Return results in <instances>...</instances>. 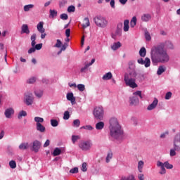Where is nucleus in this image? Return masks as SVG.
<instances>
[{"instance_id": "nucleus-13", "label": "nucleus", "mask_w": 180, "mask_h": 180, "mask_svg": "<svg viewBox=\"0 0 180 180\" xmlns=\"http://www.w3.org/2000/svg\"><path fill=\"white\" fill-rule=\"evenodd\" d=\"M41 147V142L37 140H35L32 143V151L34 153H39V150H40Z\"/></svg>"}, {"instance_id": "nucleus-28", "label": "nucleus", "mask_w": 180, "mask_h": 180, "mask_svg": "<svg viewBox=\"0 0 180 180\" xmlns=\"http://www.w3.org/2000/svg\"><path fill=\"white\" fill-rule=\"evenodd\" d=\"M167 70V68L162 65L159 66L158 71H157V74L158 75H161L163 72H165V70Z\"/></svg>"}, {"instance_id": "nucleus-31", "label": "nucleus", "mask_w": 180, "mask_h": 180, "mask_svg": "<svg viewBox=\"0 0 180 180\" xmlns=\"http://www.w3.org/2000/svg\"><path fill=\"white\" fill-rule=\"evenodd\" d=\"M137 25V18L136 16H134L130 22V26L131 27H134Z\"/></svg>"}, {"instance_id": "nucleus-24", "label": "nucleus", "mask_w": 180, "mask_h": 180, "mask_svg": "<svg viewBox=\"0 0 180 180\" xmlns=\"http://www.w3.org/2000/svg\"><path fill=\"white\" fill-rule=\"evenodd\" d=\"M37 130L40 133H44L46 131V127L41 124H37Z\"/></svg>"}, {"instance_id": "nucleus-47", "label": "nucleus", "mask_w": 180, "mask_h": 180, "mask_svg": "<svg viewBox=\"0 0 180 180\" xmlns=\"http://www.w3.org/2000/svg\"><path fill=\"white\" fill-rule=\"evenodd\" d=\"M63 119L64 120H68L70 119V112L65 111L63 115Z\"/></svg>"}, {"instance_id": "nucleus-59", "label": "nucleus", "mask_w": 180, "mask_h": 180, "mask_svg": "<svg viewBox=\"0 0 180 180\" xmlns=\"http://www.w3.org/2000/svg\"><path fill=\"white\" fill-rule=\"evenodd\" d=\"M88 67H89V65L86 64L84 68H81V70H80L81 72H85V71H86V70H88Z\"/></svg>"}, {"instance_id": "nucleus-15", "label": "nucleus", "mask_w": 180, "mask_h": 180, "mask_svg": "<svg viewBox=\"0 0 180 180\" xmlns=\"http://www.w3.org/2000/svg\"><path fill=\"white\" fill-rule=\"evenodd\" d=\"M157 105H158V99L155 98L153 103L147 107V110H153L155 109V108H157Z\"/></svg>"}, {"instance_id": "nucleus-45", "label": "nucleus", "mask_w": 180, "mask_h": 180, "mask_svg": "<svg viewBox=\"0 0 180 180\" xmlns=\"http://www.w3.org/2000/svg\"><path fill=\"white\" fill-rule=\"evenodd\" d=\"M145 39L147 41H150L151 40V35H150V32H148V31L145 32Z\"/></svg>"}, {"instance_id": "nucleus-20", "label": "nucleus", "mask_w": 180, "mask_h": 180, "mask_svg": "<svg viewBox=\"0 0 180 180\" xmlns=\"http://www.w3.org/2000/svg\"><path fill=\"white\" fill-rule=\"evenodd\" d=\"M113 77V75H112V72H108L107 73H105L103 77H102V79L103 81H109V79H110L111 78H112Z\"/></svg>"}, {"instance_id": "nucleus-48", "label": "nucleus", "mask_w": 180, "mask_h": 180, "mask_svg": "<svg viewBox=\"0 0 180 180\" xmlns=\"http://www.w3.org/2000/svg\"><path fill=\"white\" fill-rule=\"evenodd\" d=\"M49 12L51 18H56L57 16V11L56 10H50Z\"/></svg>"}, {"instance_id": "nucleus-51", "label": "nucleus", "mask_w": 180, "mask_h": 180, "mask_svg": "<svg viewBox=\"0 0 180 180\" xmlns=\"http://www.w3.org/2000/svg\"><path fill=\"white\" fill-rule=\"evenodd\" d=\"M60 18L62 19V20H67V19H68V15L66 13H63L60 15Z\"/></svg>"}, {"instance_id": "nucleus-46", "label": "nucleus", "mask_w": 180, "mask_h": 180, "mask_svg": "<svg viewBox=\"0 0 180 180\" xmlns=\"http://www.w3.org/2000/svg\"><path fill=\"white\" fill-rule=\"evenodd\" d=\"M63 46V42H61V40L57 39L56 44L54 45V47H57L58 49H60Z\"/></svg>"}, {"instance_id": "nucleus-27", "label": "nucleus", "mask_w": 180, "mask_h": 180, "mask_svg": "<svg viewBox=\"0 0 180 180\" xmlns=\"http://www.w3.org/2000/svg\"><path fill=\"white\" fill-rule=\"evenodd\" d=\"M120 47H122V44L120 43V41L118 42H115L113 44V45L111 46L112 50H117V49H120Z\"/></svg>"}, {"instance_id": "nucleus-22", "label": "nucleus", "mask_w": 180, "mask_h": 180, "mask_svg": "<svg viewBox=\"0 0 180 180\" xmlns=\"http://www.w3.org/2000/svg\"><path fill=\"white\" fill-rule=\"evenodd\" d=\"M91 25V23L89 22V18H85L83 21V24L82 25L83 29H86L89 26Z\"/></svg>"}, {"instance_id": "nucleus-42", "label": "nucleus", "mask_w": 180, "mask_h": 180, "mask_svg": "<svg viewBox=\"0 0 180 180\" xmlns=\"http://www.w3.org/2000/svg\"><path fill=\"white\" fill-rule=\"evenodd\" d=\"M51 125L53 127H57L58 126V121L57 120H51Z\"/></svg>"}, {"instance_id": "nucleus-19", "label": "nucleus", "mask_w": 180, "mask_h": 180, "mask_svg": "<svg viewBox=\"0 0 180 180\" xmlns=\"http://www.w3.org/2000/svg\"><path fill=\"white\" fill-rule=\"evenodd\" d=\"M22 33H26V34H29L30 33V30H29V26L27 24H23L21 27Z\"/></svg>"}, {"instance_id": "nucleus-16", "label": "nucleus", "mask_w": 180, "mask_h": 180, "mask_svg": "<svg viewBox=\"0 0 180 180\" xmlns=\"http://www.w3.org/2000/svg\"><path fill=\"white\" fill-rule=\"evenodd\" d=\"M15 113V110L10 108L5 110L4 115L7 119H11V116Z\"/></svg>"}, {"instance_id": "nucleus-2", "label": "nucleus", "mask_w": 180, "mask_h": 180, "mask_svg": "<svg viewBox=\"0 0 180 180\" xmlns=\"http://www.w3.org/2000/svg\"><path fill=\"white\" fill-rule=\"evenodd\" d=\"M110 134L112 139L115 140H122L123 139V129L122 126L119 124V121L116 117H111L110 119Z\"/></svg>"}, {"instance_id": "nucleus-4", "label": "nucleus", "mask_w": 180, "mask_h": 180, "mask_svg": "<svg viewBox=\"0 0 180 180\" xmlns=\"http://www.w3.org/2000/svg\"><path fill=\"white\" fill-rule=\"evenodd\" d=\"M93 115L96 120H103L105 110L102 105L96 106L93 110Z\"/></svg>"}, {"instance_id": "nucleus-11", "label": "nucleus", "mask_w": 180, "mask_h": 180, "mask_svg": "<svg viewBox=\"0 0 180 180\" xmlns=\"http://www.w3.org/2000/svg\"><path fill=\"white\" fill-rule=\"evenodd\" d=\"M137 63H139L141 65H144L146 68H148V67L151 65V60H150V58H146L145 60L142 58H140L137 60Z\"/></svg>"}, {"instance_id": "nucleus-62", "label": "nucleus", "mask_w": 180, "mask_h": 180, "mask_svg": "<svg viewBox=\"0 0 180 180\" xmlns=\"http://www.w3.org/2000/svg\"><path fill=\"white\" fill-rule=\"evenodd\" d=\"M49 146H50V140L47 139L44 144V147L46 148V147H49Z\"/></svg>"}, {"instance_id": "nucleus-53", "label": "nucleus", "mask_w": 180, "mask_h": 180, "mask_svg": "<svg viewBox=\"0 0 180 180\" xmlns=\"http://www.w3.org/2000/svg\"><path fill=\"white\" fill-rule=\"evenodd\" d=\"M171 96H172V93L171 91H169L165 95V99L168 101L169 99H171Z\"/></svg>"}, {"instance_id": "nucleus-1", "label": "nucleus", "mask_w": 180, "mask_h": 180, "mask_svg": "<svg viewBox=\"0 0 180 180\" xmlns=\"http://www.w3.org/2000/svg\"><path fill=\"white\" fill-rule=\"evenodd\" d=\"M150 58L153 64H167L169 63L171 57L167 51V49H164L163 46H153L150 51Z\"/></svg>"}, {"instance_id": "nucleus-60", "label": "nucleus", "mask_w": 180, "mask_h": 180, "mask_svg": "<svg viewBox=\"0 0 180 180\" xmlns=\"http://www.w3.org/2000/svg\"><path fill=\"white\" fill-rule=\"evenodd\" d=\"M117 29L122 30L123 29V22H119L117 25Z\"/></svg>"}, {"instance_id": "nucleus-21", "label": "nucleus", "mask_w": 180, "mask_h": 180, "mask_svg": "<svg viewBox=\"0 0 180 180\" xmlns=\"http://www.w3.org/2000/svg\"><path fill=\"white\" fill-rule=\"evenodd\" d=\"M18 148L19 150H27V148H29V143L27 142L21 143L18 146Z\"/></svg>"}, {"instance_id": "nucleus-38", "label": "nucleus", "mask_w": 180, "mask_h": 180, "mask_svg": "<svg viewBox=\"0 0 180 180\" xmlns=\"http://www.w3.org/2000/svg\"><path fill=\"white\" fill-rule=\"evenodd\" d=\"M113 157V153L112 151L108 152L107 157H106V162H110V160H112V158Z\"/></svg>"}, {"instance_id": "nucleus-54", "label": "nucleus", "mask_w": 180, "mask_h": 180, "mask_svg": "<svg viewBox=\"0 0 180 180\" xmlns=\"http://www.w3.org/2000/svg\"><path fill=\"white\" fill-rule=\"evenodd\" d=\"M81 129H85L86 130H94V127L91 125L83 126Z\"/></svg>"}, {"instance_id": "nucleus-41", "label": "nucleus", "mask_w": 180, "mask_h": 180, "mask_svg": "<svg viewBox=\"0 0 180 180\" xmlns=\"http://www.w3.org/2000/svg\"><path fill=\"white\" fill-rule=\"evenodd\" d=\"M77 89H79V91H80V92H84V91H85V85L82 84H79L77 86Z\"/></svg>"}, {"instance_id": "nucleus-58", "label": "nucleus", "mask_w": 180, "mask_h": 180, "mask_svg": "<svg viewBox=\"0 0 180 180\" xmlns=\"http://www.w3.org/2000/svg\"><path fill=\"white\" fill-rule=\"evenodd\" d=\"M41 47H43V44H38L35 45V50H41Z\"/></svg>"}, {"instance_id": "nucleus-43", "label": "nucleus", "mask_w": 180, "mask_h": 180, "mask_svg": "<svg viewBox=\"0 0 180 180\" xmlns=\"http://www.w3.org/2000/svg\"><path fill=\"white\" fill-rule=\"evenodd\" d=\"M9 166L12 168V169H15V168H16V162H15V160L10 161Z\"/></svg>"}, {"instance_id": "nucleus-26", "label": "nucleus", "mask_w": 180, "mask_h": 180, "mask_svg": "<svg viewBox=\"0 0 180 180\" xmlns=\"http://www.w3.org/2000/svg\"><path fill=\"white\" fill-rule=\"evenodd\" d=\"M120 180H136V178L134 177V175L130 174L128 176H122Z\"/></svg>"}, {"instance_id": "nucleus-63", "label": "nucleus", "mask_w": 180, "mask_h": 180, "mask_svg": "<svg viewBox=\"0 0 180 180\" xmlns=\"http://www.w3.org/2000/svg\"><path fill=\"white\" fill-rule=\"evenodd\" d=\"M138 179H139V180H144V174H139L138 175Z\"/></svg>"}, {"instance_id": "nucleus-33", "label": "nucleus", "mask_w": 180, "mask_h": 180, "mask_svg": "<svg viewBox=\"0 0 180 180\" xmlns=\"http://www.w3.org/2000/svg\"><path fill=\"white\" fill-rule=\"evenodd\" d=\"M34 122H36L37 124H41V123H43V122H44V119H43L40 117H35Z\"/></svg>"}, {"instance_id": "nucleus-18", "label": "nucleus", "mask_w": 180, "mask_h": 180, "mask_svg": "<svg viewBox=\"0 0 180 180\" xmlns=\"http://www.w3.org/2000/svg\"><path fill=\"white\" fill-rule=\"evenodd\" d=\"M43 25H44L43 22H39L37 25V29L38 32H39V33H44L46 32V30L43 27Z\"/></svg>"}, {"instance_id": "nucleus-29", "label": "nucleus", "mask_w": 180, "mask_h": 180, "mask_svg": "<svg viewBox=\"0 0 180 180\" xmlns=\"http://www.w3.org/2000/svg\"><path fill=\"white\" fill-rule=\"evenodd\" d=\"M129 20H125L124 21V32H129V29H130V26L129 25Z\"/></svg>"}, {"instance_id": "nucleus-57", "label": "nucleus", "mask_w": 180, "mask_h": 180, "mask_svg": "<svg viewBox=\"0 0 180 180\" xmlns=\"http://www.w3.org/2000/svg\"><path fill=\"white\" fill-rule=\"evenodd\" d=\"M65 36L66 37H70V36H71V30L70 28L65 30Z\"/></svg>"}, {"instance_id": "nucleus-56", "label": "nucleus", "mask_w": 180, "mask_h": 180, "mask_svg": "<svg viewBox=\"0 0 180 180\" xmlns=\"http://www.w3.org/2000/svg\"><path fill=\"white\" fill-rule=\"evenodd\" d=\"M68 47V44L64 43V44L62 46V47L60 49L61 51H65V50H67Z\"/></svg>"}, {"instance_id": "nucleus-14", "label": "nucleus", "mask_w": 180, "mask_h": 180, "mask_svg": "<svg viewBox=\"0 0 180 180\" xmlns=\"http://www.w3.org/2000/svg\"><path fill=\"white\" fill-rule=\"evenodd\" d=\"M157 167H160L161 171L159 172L160 175H165V174H167V169H165V166L164 165V163H162L161 161L157 162Z\"/></svg>"}, {"instance_id": "nucleus-9", "label": "nucleus", "mask_w": 180, "mask_h": 180, "mask_svg": "<svg viewBox=\"0 0 180 180\" xmlns=\"http://www.w3.org/2000/svg\"><path fill=\"white\" fill-rule=\"evenodd\" d=\"M124 81L127 86L130 88H137V84H136V79L129 78V76H124Z\"/></svg>"}, {"instance_id": "nucleus-39", "label": "nucleus", "mask_w": 180, "mask_h": 180, "mask_svg": "<svg viewBox=\"0 0 180 180\" xmlns=\"http://www.w3.org/2000/svg\"><path fill=\"white\" fill-rule=\"evenodd\" d=\"M37 98H41L43 96V90H37L34 91Z\"/></svg>"}, {"instance_id": "nucleus-8", "label": "nucleus", "mask_w": 180, "mask_h": 180, "mask_svg": "<svg viewBox=\"0 0 180 180\" xmlns=\"http://www.w3.org/2000/svg\"><path fill=\"white\" fill-rule=\"evenodd\" d=\"M133 96L130 97V105L136 106V105H139V98L137 96H139L141 99H143V96L141 95V91H136V92L133 93Z\"/></svg>"}, {"instance_id": "nucleus-12", "label": "nucleus", "mask_w": 180, "mask_h": 180, "mask_svg": "<svg viewBox=\"0 0 180 180\" xmlns=\"http://www.w3.org/2000/svg\"><path fill=\"white\" fill-rule=\"evenodd\" d=\"M33 94L32 93H27L25 95V102L27 106L33 105Z\"/></svg>"}, {"instance_id": "nucleus-17", "label": "nucleus", "mask_w": 180, "mask_h": 180, "mask_svg": "<svg viewBox=\"0 0 180 180\" xmlns=\"http://www.w3.org/2000/svg\"><path fill=\"white\" fill-rule=\"evenodd\" d=\"M66 98L68 101H71L72 105H75V97H74V94L72 93H68Z\"/></svg>"}, {"instance_id": "nucleus-44", "label": "nucleus", "mask_w": 180, "mask_h": 180, "mask_svg": "<svg viewBox=\"0 0 180 180\" xmlns=\"http://www.w3.org/2000/svg\"><path fill=\"white\" fill-rule=\"evenodd\" d=\"M80 124H81V121H79V120H75L73 121L74 127H79Z\"/></svg>"}, {"instance_id": "nucleus-34", "label": "nucleus", "mask_w": 180, "mask_h": 180, "mask_svg": "<svg viewBox=\"0 0 180 180\" xmlns=\"http://www.w3.org/2000/svg\"><path fill=\"white\" fill-rule=\"evenodd\" d=\"M34 8V5L33 4H28V5H25L24 6V11L25 12H29L30 11V9Z\"/></svg>"}, {"instance_id": "nucleus-49", "label": "nucleus", "mask_w": 180, "mask_h": 180, "mask_svg": "<svg viewBox=\"0 0 180 180\" xmlns=\"http://www.w3.org/2000/svg\"><path fill=\"white\" fill-rule=\"evenodd\" d=\"M87 164H86V162H83L82 163V171H83V172H86V171H87V168H86V167H87Z\"/></svg>"}, {"instance_id": "nucleus-35", "label": "nucleus", "mask_w": 180, "mask_h": 180, "mask_svg": "<svg viewBox=\"0 0 180 180\" xmlns=\"http://www.w3.org/2000/svg\"><path fill=\"white\" fill-rule=\"evenodd\" d=\"M147 54V50H146V48L142 47L139 51V55L141 57H144Z\"/></svg>"}, {"instance_id": "nucleus-36", "label": "nucleus", "mask_w": 180, "mask_h": 180, "mask_svg": "<svg viewBox=\"0 0 180 180\" xmlns=\"http://www.w3.org/2000/svg\"><path fill=\"white\" fill-rule=\"evenodd\" d=\"M163 165L165 166V168H167V169H172V168H174V165L169 164L168 162H165Z\"/></svg>"}, {"instance_id": "nucleus-55", "label": "nucleus", "mask_w": 180, "mask_h": 180, "mask_svg": "<svg viewBox=\"0 0 180 180\" xmlns=\"http://www.w3.org/2000/svg\"><path fill=\"white\" fill-rule=\"evenodd\" d=\"M36 82V77H31L27 80L28 84H34Z\"/></svg>"}, {"instance_id": "nucleus-61", "label": "nucleus", "mask_w": 180, "mask_h": 180, "mask_svg": "<svg viewBox=\"0 0 180 180\" xmlns=\"http://www.w3.org/2000/svg\"><path fill=\"white\" fill-rule=\"evenodd\" d=\"M34 51H36V49L34 46H32L28 50V54H32V53H34Z\"/></svg>"}, {"instance_id": "nucleus-52", "label": "nucleus", "mask_w": 180, "mask_h": 180, "mask_svg": "<svg viewBox=\"0 0 180 180\" xmlns=\"http://www.w3.org/2000/svg\"><path fill=\"white\" fill-rule=\"evenodd\" d=\"M70 174H78V167H74L70 170Z\"/></svg>"}, {"instance_id": "nucleus-5", "label": "nucleus", "mask_w": 180, "mask_h": 180, "mask_svg": "<svg viewBox=\"0 0 180 180\" xmlns=\"http://www.w3.org/2000/svg\"><path fill=\"white\" fill-rule=\"evenodd\" d=\"M94 22L98 26V27H101L102 29H105L106 26H108V20L106 18L102 15H97L94 18Z\"/></svg>"}, {"instance_id": "nucleus-37", "label": "nucleus", "mask_w": 180, "mask_h": 180, "mask_svg": "<svg viewBox=\"0 0 180 180\" xmlns=\"http://www.w3.org/2000/svg\"><path fill=\"white\" fill-rule=\"evenodd\" d=\"M26 116H27V112H26V111L25 110H22L19 112L18 118L22 119V117H26Z\"/></svg>"}, {"instance_id": "nucleus-40", "label": "nucleus", "mask_w": 180, "mask_h": 180, "mask_svg": "<svg viewBox=\"0 0 180 180\" xmlns=\"http://www.w3.org/2000/svg\"><path fill=\"white\" fill-rule=\"evenodd\" d=\"M81 139V136H78V135H73L72 136V141L73 143V144H75V142L77 141V140H79Z\"/></svg>"}, {"instance_id": "nucleus-25", "label": "nucleus", "mask_w": 180, "mask_h": 180, "mask_svg": "<svg viewBox=\"0 0 180 180\" xmlns=\"http://www.w3.org/2000/svg\"><path fill=\"white\" fill-rule=\"evenodd\" d=\"M103 127H105V122H99L97 124H96V130H102Z\"/></svg>"}, {"instance_id": "nucleus-10", "label": "nucleus", "mask_w": 180, "mask_h": 180, "mask_svg": "<svg viewBox=\"0 0 180 180\" xmlns=\"http://www.w3.org/2000/svg\"><path fill=\"white\" fill-rule=\"evenodd\" d=\"M158 47L163 46V49L167 50H174V44L171 41H166L163 43L157 45Z\"/></svg>"}, {"instance_id": "nucleus-3", "label": "nucleus", "mask_w": 180, "mask_h": 180, "mask_svg": "<svg viewBox=\"0 0 180 180\" xmlns=\"http://www.w3.org/2000/svg\"><path fill=\"white\" fill-rule=\"evenodd\" d=\"M173 147L174 148L170 149V157H175V155H176V152L179 153L180 151V133L175 135L173 140Z\"/></svg>"}, {"instance_id": "nucleus-64", "label": "nucleus", "mask_w": 180, "mask_h": 180, "mask_svg": "<svg viewBox=\"0 0 180 180\" xmlns=\"http://www.w3.org/2000/svg\"><path fill=\"white\" fill-rule=\"evenodd\" d=\"M115 34L117 36H122V30L117 29Z\"/></svg>"}, {"instance_id": "nucleus-6", "label": "nucleus", "mask_w": 180, "mask_h": 180, "mask_svg": "<svg viewBox=\"0 0 180 180\" xmlns=\"http://www.w3.org/2000/svg\"><path fill=\"white\" fill-rule=\"evenodd\" d=\"M128 65L129 73L125 74L124 77L128 76V78H133L136 79V77H137V72H136V65H134V62L129 61Z\"/></svg>"}, {"instance_id": "nucleus-23", "label": "nucleus", "mask_w": 180, "mask_h": 180, "mask_svg": "<svg viewBox=\"0 0 180 180\" xmlns=\"http://www.w3.org/2000/svg\"><path fill=\"white\" fill-rule=\"evenodd\" d=\"M150 19H151V15L150 14H143L141 16L142 22H148Z\"/></svg>"}, {"instance_id": "nucleus-7", "label": "nucleus", "mask_w": 180, "mask_h": 180, "mask_svg": "<svg viewBox=\"0 0 180 180\" xmlns=\"http://www.w3.org/2000/svg\"><path fill=\"white\" fill-rule=\"evenodd\" d=\"M79 147L82 151H89L92 148V141L91 140L82 141L79 143Z\"/></svg>"}, {"instance_id": "nucleus-32", "label": "nucleus", "mask_w": 180, "mask_h": 180, "mask_svg": "<svg viewBox=\"0 0 180 180\" xmlns=\"http://www.w3.org/2000/svg\"><path fill=\"white\" fill-rule=\"evenodd\" d=\"M60 154H61V149L56 148L53 152V157H57V155H60Z\"/></svg>"}, {"instance_id": "nucleus-50", "label": "nucleus", "mask_w": 180, "mask_h": 180, "mask_svg": "<svg viewBox=\"0 0 180 180\" xmlns=\"http://www.w3.org/2000/svg\"><path fill=\"white\" fill-rule=\"evenodd\" d=\"M68 12H69L70 13L71 12H75V6H70L68 8Z\"/></svg>"}, {"instance_id": "nucleus-30", "label": "nucleus", "mask_w": 180, "mask_h": 180, "mask_svg": "<svg viewBox=\"0 0 180 180\" xmlns=\"http://www.w3.org/2000/svg\"><path fill=\"white\" fill-rule=\"evenodd\" d=\"M144 167V162H143V160H140L139 162H138V171L139 172H143V168Z\"/></svg>"}]
</instances>
